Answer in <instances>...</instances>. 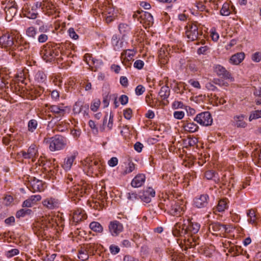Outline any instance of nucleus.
<instances>
[{
	"label": "nucleus",
	"mask_w": 261,
	"mask_h": 261,
	"mask_svg": "<svg viewBox=\"0 0 261 261\" xmlns=\"http://www.w3.org/2000/svg\"><path fill=\"white\" fill-rule=\"evenodd\" d=\"M159 94L163 99L167 98L170 95V89L169 87L167 86L162 87Z\"/></svg>",
	"instance_id": "obj_36"
},
{
	"label": "nucleus",
	"mask_w": 261,
	"mask_h": 261,
	"mask_svg": "<svg viewBox=\"0 0 261 261\" xmlns=\"http://www.w3.org/2000/svg\"><path fill=\"white\" fill-rule=\"evenodd\" d=\"M146 195L148 196H150L151 197H154L155 195V192L153 189L152 188L149 187L147 188L144 191Z\"/></svg>",
	"instance_id": "obj_60"
},
{
	"label": "nucleus",
	"mask_w": 261,
	"mask_h": 261,
	"mask_svg": "<svg viewBox=\"0 0 261 261\" xmlns=\"http://www.w3.org/2000/svg\"><path fill=\"white\" fill-rule=\"evenodd\" d=\"M132 110L130 108H127L124 110L123 115L126 119L129 120L132 117Z\"/></svg>",
	"instance_id": "obj_57"
},
{
	"label": "nucleus",
	"mask_w": 261,
	"mask_h": 261,
	"mask_svg": "<svg viewBox=\"0 0 261 261\" xmlns=\"http://www.w3.org/2000/svg\"><path fill=\"white\" fill-rule=\"evenodd\" d=\"M38 123L35 119H32L29 121L28 129L30 132H33L37 128Z\"/></svg>",
	"instance_id": "obj_43"
},
{
	"label": "nucleus",
	"mask_w": 261,
	"mask_h": 261,
	"mask_svg": "<svg viewBox=\"0 0 261 261\" xmlns=\"http://www.w3.org/2000/svg\"><path fill=\"white\" fill-rule=\"evenodd\" d=\"M227 202L226 199H221L216 206V210L218 212H223L227 207Z\"/></svg>",
	"instance_id": "obj_37"
},
{
	"label": "nucleus",
	"mask_w": 261,
	"mask_h": 261,
	"mask_svg": "<svg viewBox=\"0 0 261 261\" xmlns=\"http://www.w3.org/2000/svg\"><path fill=\"white\" fill-rule=\"evenodd\" d=\"M100 104V101L99 99L95 100L91 104L90 108L93 112H96L98 109Z\"/></svg>",
	"instance_id": "obj_48"
},
{
	"label": "nucleus",
	"mask_w": 261,
	"mask_h": 261,
	"mask_svg": "<svg viewBox=\"0 0 261 261\" xmlns=\"http://www.w3.org/2000/svg\"><path fill=\"white\" fill-rule=\"evenodd\" d=\"M245 58V54L244 53H238L232 55L230 59L229 62L233 65H239Z\"/></svg>",
	"instance_id": "obj_27"
},
{
	"label": "nucleus",
	"mask_w": 261,
	"mask_h": 261,
	"mask_svg": "<svg viewBox=\"0 0 261 261\" xmlns=\"http://www.w3.org/2000/svg\"><path fill=\"white\" fill-rule=\"evenodd\" d=\"M123 229L122 224L118 221H113L110 222L109 230L112 236L116 237L118 236Z\"/></svg>",
	"instance_id": "obj_14"
},
{
	"label": "nucleus",
	"mask_w": 261,
	"mask_h": 261,
	"mask_svg": "<svg viewBox=\"0 0 261 261\" xmlns=\"http://www.w3.org/2000/svg\"><path fill=\"white\" fill-rule=\"evenodd\" d=\"M43 11L49 16L55 15V18L59 16V12L56 6L48 1H44Z\"/></svg>",
	"instance_id": "obj_13"
},
{
	"label": "nucleus",
	"mask_w": 261,
	"mask_h": 261,
	"mask_svg": "<svg viewBox=\"0 0 261 261\" xmlns=\"http://www.w3.org/2000/svg\"><path fill=\"white\" fill-rule=\"evenodd\" d=\"M43 142L48 145L50 151H56L63 150L66 147L67 139L63 136L56 135L52 137L44 138Z\"/></svg>",
	"instance_id": "obj_4"
},
{
	"label": "nucleus",
	"mask_w": 261,
	"mask_h": 261,
	"mask_svg": "<svg viewBox=\"0 0 261 261\" xmlns=\"http://www.w3.org/2000/svg\"><path fill=\"white\" fill-rule=\"evenodd\" d=\"M145 179V174H138L133 179L131 182V186L134 188H139L144 184Z\"/></svg>",
	"instance_id": "obj_22"
},
{
	"label": "nucleus",
	"mask_w": 261,
	"mask_h": 261,
	"mask_svg": "<svg viewBox=\"0 0 261 261\" xmlns=\"http://www.w3.org/2000/svg\"><path fill=\"white\" fill-rule=\"evenodd\" d=\"M247 118V116L244 114H240L235 115L233 117V122L234 125L237 127L245 128L247 126V123L245 119Z\"/></svg>",
	"instance_id": "obj_21"
},
{
	"label": "nucleus",
	"mask_w": 261,
	"mask_h": 261,
	"mask_svg": "<svg viewBox=\"0 0 261 261\" xmlns=\"http://www.w3.org/2000/svg\"><path fill=\"white\" fill-rule=\"evenodd\" d=\"M130 30L129 26L125 23H121L119 25V30L120 33L124 35Z\"/></svg>",
	"instance_id": "obj_44"
},
{
	"label": "nucleus",
	"mask_w": 261,
	"mask_h": 261,
	"mask_svg": "<svg viewBox=\"0 0 261 261\" xmlns=\"http://www.w3.org/2000/svg\"><path fill=\"white\" fill-rule=\"evenodd\" d=\"M145 88L141 85L137 86L135 89V93L137 95H141L145 92Z\"/></svg>",
	"instance_id": "obj_54"
},
{
	"label": "nucleus",
	"mask_w": 261,
	"mask_h": 261,
	"mask_svg": "<svg viewBox=\"0 0 261 261\" xmlns=\"http://www.w3.org/2000/svg\"><path fill=\"white\" fill-rule=\"evenodd\" d=\"M13 36L6 34L0 37V47L2 48L12 47L14 44Z\"/></svg>",
	"instance_id": "obj_18"
},
{
	"label": "nucleus",
	"mask_w": 261,
	"mask_h": 261,
	"mask_svg": "<svg viewBox=\"0 0 261 261\" xmlns=\"http://www.w3.org/2000/svg\"><path fill=\"white\" fill-rule=\"evenodd\" d=\"M81 102H76L75 103L73 108V111L74 114H78L81 113Z\"/></svg>",
	"instance_id": "obj_53"
},
{
	"label": "nucleus",
	"mask_w": 261,
	"mask_h": 261,
	"mask_svg": "<svg viewBox=\"0 0 261 261\" xmlns=\"http://www.w3.org/2000/svg\"><path fill=\"white\" fill-rule=\"evenodd\" d=\"M200 226L198 223L192 222L189 218L186 219L182 218L175 224L173 233L176 237H182L186 235L188 237H190L188 238V241L191 244L190 247H194L196 245L197 238L193 237V235L198 232Z\"/></svg>",
	"instance_id": "obj_1"
},
{
	"label": "nucleus",
	"mask_w": 261,
	"mask_h": 261,
	"mask_svg": "<svg viewBox=\"0 0 261 261\" xmlns=\"http://www.w3.org/2000/svg\"><path fill=\"white\" fill-rule=\"evenodd\" d=\"M259 118H261V110H256L252 112L249 116V120L250 121H251L253 119H255Z\"/></svg>",
	"instance_id": "obj_45"
},
{
	"label": "nucleus",
	"mask_w": 261,
	"mask_h": 261,
	"mask_svg": "<svg viewBox=\"0 0 261 261\" xmlns=\"http://www.w3.org/2000/svg\"><path fill=\"white\" fill-rule=\"evenodd\" d=\"M186 36L188 39V41H193L198 39L200 33L195 24L188 23L186 27Z\"/></svg>",
	"instance_id": "obj_9"
},
{
	"label": "nucleus",
	"mask_w": 261,
	"mask_h": 261,
	"mask_svg": "<svg viewBox=\"0 0 261 261\" xmlns=\"http://www.w3.org/2000/svg\"><path fill=\"white\" fill-rule=\"evenodd\" d=\"M230 12L229 4L228 3L224 4L220 10L221 14L223 16H228L230 14Z\"/></svg>",
	"instance_id": "obj_39"
},
{
	"label": "nucleus",
	"mask_w": 261,
	"mask_h": 261,
	"mask_svg": "<svg viewBox=\"0 0 261 261\" xmlns=\"http://www.w3.org/2000/svg\"><path fill=\"white\" fill-rule=\"evenodd\" d=\"M127 199L134 201L137 198V194L135 192H129L126 194Z\"/></svg>",
	"instance_id": "obj_62"
},
{
	"label": "nucleus",
	"mask_w": 261,
	"mask_h": 261,
	"mask_svg": "<svg viewBox=\"0 0 261 261\" xmlns=\"http://www.w3.org/2000/svg\"><path fill=\"white\" fill-rule=\"evenodd\" d=\"M89 256L90 255L85 247L82 248L79 251L78 257L83 261L87 260L89 258Z\"/></svg>",
	"instance_id": "obj_35"
},
{
	"label": "nucleus",
	"mask_w": 261,
	"mask_h": 261,
	"mask_svg": "<svg viewBox=\"0 0 261 261\" xmlns=\"http://www.w3.org/2000/svg\"><path fill=\"white\" fill-rule=\"evenodd\" d=\"M111 43L115 50H120L123 47V43L117 35H113Z\"/></svg>",
	"instance_id": "obj_30"
},
{
	"label": "nucleus",
	"mask_w": 261,
	"mask_h": 261,
	"mask_svg": "<svg viewBox=\"0 0 261 261\" xmlns=\"http://www.w3.org/2000/svg\"><path fill=\"white\" fill-rule=\"evenodd\" d=\"M88 189L86 186L77 185L70 189L69 191V197L76 202L80 200L81 197H83L87 193Z\"/></svg>",
	"instance_id": "obj_6"
},
{
	"label": "nucleus",
	"mask_w": 261,
	"mask_h": 261,
	"mask_svg": "<svg viewBox=\"0 0 261 261\" xmlns=\"http://www.w3.org/2000/svg\"><path fill=\"white\" fill-rule=\"evenodd\" d=\"M67 109V107L63 104L59 105H50L48 107L49 111L51 112L55 117H62L64 116Z\"/></svg>",
	"instance_id": "obj_11"
},
{
	"label": "nucleus",
	"mask_w": 261,
	"mask_h": 261,
	"mask_svg": "<svg viewBox=\"0 0 261 261\" xmlns=\"http://www.w3.org/2000/svg\"><path fill=\"white\" fill-rule=\"evenodd\" d=\"M170 49L166 46H163L159 51V58L160 62L165 64L168 62L169 58V50Z\"/></svg>",
	"instance_id": "obj_20"
},
{
	"label": "nucleus",
	"mask_w": 261,
	"mask_h": 261,
	"mask_svg": "<svg viewBox=\"0 0 261 261\" xmlns=\"http://www.w3.org/2000/svg\"><path fill=\"white\" fill-rule=\"evenodd\" d=\"M26 35L31 40L36 39L37 38V31L34 27H30L26 30Z\"/></svg>",
	"instance_id": "obj_33"
},
{
	"label": "nucleus",
	"mask_w": 261,
	"mask_h": 261,
	"mask_svg": "<svg viewBox=\"0 0 261 261\" xmlns=\"http://www.w3.org/2000/svg\"><path fill=\"white\" fill-rule=\"evenodd\" d=\"M160 204L163 205V207H161L162 209L167 211L171 215L180 216L185 211L186 202L181 199L175 198L173 195H170Z\"/></svg>",
	"instance_id": "obj_2"
},
{
	"label": "nucleus",
	"mask_w": 261,
	"mask_h": 261,
	"mask_svg": "<svg viewBox=\"0 0 261 261\" xmlns=\"http://www.w3.org/2000/svg\"><path fill=\"white\" fill-rule=\"evenodd\" d=\"M42 58L46 62H50L59 55V51L56 48L50 46H45L41 51Z\"/></svg>",
	"instance_id": "obj_10"
},
{
	"label": "nucleus",
	"mask_w": 261,
	"mask_h": 261,
	"mask_svg": "<svg viewBox=\"0 0 261 261\" xmlns=\"http://www.w3.org/2000/svg\"><path fill=\"white\" fill-rule=\"evenodd\" d=\"M84 61L88 64L89 66H91V64H94L95 63V60L94 58L92 57V55L89 54H86L84 57Z\"/></svg>",
	"instance_id": "obj_46"
},
{
	"label": "nucleus",
	"mask_w": 261,
	"mask_h": 261,
	"mask_svg": "<svg viewBox=\"0 0 261 261\" xmlns=\"http://www.w3.org/2000/svg\"><path fill=\"white\" fill-rule=\"evenodd\" d=\"M135 169V165L134 163L130 162L128 163L127 166L122 172V174L125 175L133 172Z\"/></svg>",
	"instance_id": "obj_42"
},
{
	"label": "nucleus",
	"mask_w": 261,
	"mask_h": 261,
	"mask_svg": "<svg viewBox=\"0 0 261 261\" xmlns=\"http://www.w3.org/2000/svg\"><path fill=\"white\" fill-rule=\"evenodd\" d=\"M113 114H110L109 117L108 115H106L103 119V125L105 126L107 124V127L109 130H111L113 127Z\"/></svg>",
	"instance_id": "obj_32"
},
{
	"label": "nucleus",
	"mask_w": 261,
	"mask_h": 261,
	"mask_svg": "<svg viewBox=\"0 0 261 261\" xmlns=\"http://www.w3.org/2000/svg\"><path fill=\"white\" fill-rule=\"evenodd\" d=\"M43 205L49 209H54L58 206V201L53 198H48L42 201Z\"/></svg>",
	"instance_id": "obj_29"
},
{
	"label": "nucleus",
	"mask_w": 261,
	"mask_h": 261,
	"mask_svg": "<svg viewBox=\"0 0 261 261\" xmlns=\"http://www.w3.org/2000/svg\"><path fill=\"white\" fill-rule=\"evenodd\" d=\"M48 40V36L45 34H41L38 37V41L39 43L45 42Z\"/></svg>",
	"instance_id": "obj_61"
},
{
	"label": "nucleus",
	"mask_w": 261,
	"mask_h": 261,
	"mask_svg": "<svg viewBox=\"0 0 261 261\" xmlns=\"http://www.w3.org/2000/svg\"><path fill=\"white\" fill-rule=\"evenodd\" d=\"M31 185L34 191H42L44 190V185L42 180L35 177L30 178Z\"/></svg>",
	"instance_id": "obj_24"
},
{
	"label": "nucleus",
	"mask_w": 261,
	"mask_h": 261,
	"mask_svg": "<svg viewBox=\"0 0 261 261\" xmlns=\"http://www.w3.org/2000/svg\"><path fill=\"white\" fill-rule=\"evenodd\" d=\"M89 111V105L87 103L81 104V113L84 116L88 115V112Z\"/></svg>",
	"instance_id": "obj_50"
},
{
	"label": "nucleus",
	"mask_w": 261,
	"mask_h": 261,
	"mask_svg": "<svg viewBox=\"0 0 261 261\" xmlns=\"http://www.w3.org/2000/svg\"><path fill=\"white\" fill-rule=\"evenodd\" d=\"M213 82L215 85H217L220 87H227L229 85V84L224 80L218 78L214 79L213 80Z\"/></svg>",
	"instance_id": "obj_41"
},
{
	"label": "nucleus",
	"mask_w": 261,
	"mask_h": 261,
	"mask_svg": "<svg viewBox=\"0 0 261 261\" xmlns=\"http://www.w3.org/2000/svg\"><path fill=\"white\" fill-rule=\"evenodd\" d=\"M53 218L49 216H42L33 224V231L38 237L46 236L49 228L53 227L55 223Z\"/></svg>",
	"instance_id": "obj_3"
},
{
	"label": "nucleus",
	"mask_w": 261,
	"mask_h": 261,
	"mask_svg": "<svg viewBox=\"0 0 261 261\" xmlns=\"http://www.w3.org/2000/svg\"><path fill=\"white\" fill-rule=\"evenodd\" d=\"M150 95H147L145 97V101L147 105L151 107H155V104L154 103V101L152 98L151 97Z\"/></svg>",
	"instance_id": "obj_51"
},
{
	"label": "nucleus",
	"mask_w": 261,
	"mask_h": 261,
	"mask_svg": "<svg viewBox=\"0 0 261 261\" xmlns=\"http://www.w3.org/2000/svg\"><path fill=\"white\" fill-rule=\"evenodd\" d=\"M29 199L34 205L37 203V202L40 201L41 199V196L40 195H32L29 197Z\"/></svg>",
	"instance_id": "obj_49"
},
{
	"label": "nucleus",
	"mask_w": 261,
	"mask_h": 261,
	"mask_svg": "<svg viewBox=\"0 0 261 261\" xmlns=\"http://www.w3.org/2000/svg\"><path fill=\"white\" fill-rule=\"evenodd\" d=\"M90 228L96 233H102L103 230L102 226L98 222L93 221L89 225Z\"/></svg>",
	"instance_id": "obj_31"
},
{
	"label": "nucleus",
	"mask_w": 261,
	"mask_h": 261,
	"mask_svg": "<svg viewBox=\"0 0 261 261\" xmlns=\"http://www.w3.org/2000/svg\"><path fill=\"white\" fill-rule=\"evenodd\" d=\"M35 80L39 83H44L46 80V76L42 71H38L35 76Z\"/></svg>",
	"instance_id": "obj_38"
},
{
	"label": "nucleus",
	"mask_w": 261,
	"mask_h": 261,
	"mask_svg": "<svg viewBox=\"0 0 261 261\" xmlns=\"http://www.w3.org/2000/svg\"><path fill=\"white\" fill-rule=\"evenodd\" d=\"M38 153V148L35 144H32L29 148L28 151H22V155L25 159H33Z\"/></svg>",
	"instance_id": "obj_23"
},
{
	"label": "nucleus",
	"mask_w": 261,
	"mask_h": 261,
	"mask_svg": "<svg viewBox=\"0 0 261 261\" xmlns=\"http://www.w3.org/2000/svg\"><path fill=\"white\" fill-rule=\"evenodd\" d=\"M210 48L208 46L205 45L199 47L197 50V53L199 55L205 54L206 52L209 50Z\"/></svg>",
	"instance_id": "obj_63"
},
{
	"label": "nucleus",
	"mask_w": 261,
	"mask_h": 261,
	"mask_svg": "<svg viewBox=\"0 0 261 261\" xmlns=\"http://www.w3.org/2000/svg\"><path fill=\"white\" fill-rule=\"evenodd\" d=\"M76 157V153H74L70 156H67L64 159V163L62 165V167L65 170H69L71 169L73 162Z\"/></svg>",
	"instance_id": "obj_28"
},
{
	"label": "nucleus",
	"mask_w": 261,
	"mask_h": 261,
	"mask_svg": "<svg viewBox=\"0 0 261 261\" xmlns=\"http://www.w3.org/2000/svg\"><path fill=\"white\" fill-rule=\"evenodd\" d=\"M182 127L185 131L191 133L196 132L199 128L196 123L193 122H188V121H184L182 122Z\"/></svg>",
	"instance_id": "obj_26"
},
{
	"label": "nucleus",
	"mask_w": 261,
	"mask_h": 261,
	"mask_svg": "<svg viewBox=\"0 0 261 261\" xmlns=\"http://www.w3.org/2000/svg\"><path fill=\"white\" fill-rule=\"evenodd\" d=\"M185 116V113L183 111H175L173 113V116L177 119H181Z\"/></svg>",
	"instance_id": "obj_58"
},
{
	"label": "nucleus",
	"mask_w": 261,
	"mask_h": 261,
	"mask_svg": "<svg viewBox=\"0 0 261 261\" xmlns=\"http://www.w3.org/2000/svg\"><path fill=\"white\" fill-rule=\"evenodd\" d=\"M5 11L6 14V19L11 21L17 12L15 2L14 1L9 2L6 6Z\"/></svg>",
	"instance_id": "obj_15"
},
{
	"label": "nucleus",
	"mask_w": 261,
	"mask_h": 261,
	"mask_svg": "<svg viewBox=\"0 0 261 261\" xmlns=\"http://www.w3.org/2000/svg\"><path fill=\"white\" fill-rule=\"evenodd\" d=\"M110 251L112 254L115 255L119 252L120 248L118 246L111 245L110 246Z\"/></svg>",
	"instance_id": "obj_55"
},
{
	"label": "nucleus",
	"mask_w": 261,
	"mask_h": 261,
	"mask_svg": "<svg viewBox=\"0 0 261 261\" xmlns=\"http://www.w3.org/2000/svg\"><path fill=\"white\" fill-rule=\"evenodd\" d=\"M248 222L249 224L256 225L257 224L258 217L254 209H250L247 211Z\"/></svg>",
	"instance_id": "obj_25"
},
{
	"label": "nucleus",
	"mask_w": 261,
	"mask_h": 261,
	"mask_svg": "<svg viewBox=\"0 0 261 261\" xmlns=\"http://www.w3.org/2000/svg\"><path fill=\"white\" fill-rule=\"evenodd\" d=\"M118 163V161L117 158L113 157L108 161V165L110 167H115L116 166Z\"/></svg>",
	"instance_id": "obj_64"
},
{
	"label": "nucleus",
	"mask_w": 261,
	"mask_h": 261,
	"mask_svg": "<svg viewBox=\"0 0 261 261\" xmlns=\"http://www.w3.org/2000/svg\"><path fill=\"white\" fill-rule=\"evenodd\" d=\"M32 213L33 212L31 209L21 208L16 212V217L17 218H20L21 217H24L26 216L31 215Z\"/></svg>",
	"instance_id": "obj_34"
},
{
	"label": "nucleus",
	"mask_w": 261,
	"mask_h": 261,
	"mask_svg": "<svg viewBox=\"0 0 261 261\" xmlns=\"http://www.w3.org/2000/svg\"><path fill=\"white\" fill-rule=\"evenodd\" d=\"M82 164L85 168L84 170H87V172L90 173H94L96 170L101 171L102 169V166L99 164L98 161H93L91 158H86L82 161Z\"/></svg>",
	"instance_id": "obj_7"
},
{
	"label": "nucleus",
	"mask_w": 261,
	"mask_h": 261,
	"mask_svg": "<svg viewBox=\"0 0 261 261\" xmlns=\"http://www.w3.org/2000/svg\"><path fill=\"white\" fill-rule=\"evenodd\" d=\"M135 53L134 51L132 50H126L125 51L121 53V58H123L124 56L125 58L127 57L128 58L127 60L132 59V58L134 56Z\"/></svg>",
	"instance_id": "obj_47"
},
{
	"label": "nucleus",
	"mask_w": 261,
	"mask_h": 261,
	"mask_svg": "<svg viewBox=\"0 0 261 261\" xmlns=\"http://www.w3.org/2000/svg\"><path fill=\"white\" fill-rule=\"evenodd\" d=\"M251 59L255 62H259L261 60V53L256 52L251 57Z\"/></svg>",
	"instance_id": "obj_52"
},
{
	"label": "nucleus",
	"mask_w": 261,
	"mask_h": 261,
	"mask_svg": "<svg viewBox=\"0 0 261 261\" xmlns=\"http://www.w3.org/2000/svg\"><path fill=\"white\" fill-rule=\"evenodd\" d=\"M185 88L184 83L177 84L176 87L175 88V91L176 93L182 94L183 93V89Z\"/></svg>",
	"instance_id": "obj_56"
},
{
	"label": "nucleus",
	"mask_w": 261,
	"mask_h": 261,
	"mask_svg": "<svg viewBox=\"0 0 261 261\" xmlns=\"http://www.w3.org/2000/svg\"><path fill=\"white\" fill-rule=\"evenodd\" d=\"M87 216L85 211L82 208H77L74 210L72 213L73 222L75 224L80 222L86 219Z\"/></svg>",
	"instance_id": "obj_19"
},
{
	"label": "nucleus",
	"mask_w": 261,
	"mask_h": 261,
	"mask_svg": "<svg viewBox=\"0 0 261 261\" xmlns=\"http://www.w3.org/2000/svg\"><path fill=\"white\" fill-rule=\"evenodd\" d=\"M209 197L207 194H202L196 197L194 199V204L197 208H202L207 206Z\"/></svg>",
	"instance_id": "obj_17"
},
{
	"label": "nucleus",
	"mask_w": 261,
	"mask_h": 261,
	"mask_svg": "<svg viewBox=\"0 0 261 261\" xmlns=\"http://www.w3.org/2000/svg\"><path fill=\"white\" fill-rule=\"evenodd\" d=\"M215 176V173L213 170L207 171L205 173V177L208 180L212 179Z\"/></svg>",
	"instance_id": "obj_59"
},
{
	"label": "nucleus",
	"mask_w": 261,
	"mask_h": 261,
	"mask_svg": "<svg viewBox=\"0 0 261 261\" xmlns=\"http://www.w3.org/2000/svg\"><path fill=\"white\" fill-rule=\"evenodd\" d=\"M214 71L218 76L225 79L230 80V81H233L234 79L231 74L227 71L225 67L220 65H216L214 67Z\"/></svg>",
	"instance_id": "obj_16"
},
{
	"label": "nucleus",
	"mask_w": 261,
	"mask_h": 261,
	"mask_svg": "<svg viewBox=\"0 0 261 261\" xmlns=\"http://www.w3.org/2000/svg\"><path fill=\"white\" fill-rule=\"evenodd\" d=\"M228 228L225 225L219 223H212L210 225L209 230L214 235H221L227 232Z\"/></svg>",
	"instance_id": "obj_12"
},
{
	"label": "nucleus",
	"mask_w": 261,
	"mask_h": 261,
	"mask_svg": "<svg viewBox=\"0 0 261 261\" xmlns=\"http://www.w3.org/2000/svg\"><path fill=\"white\" fill-rule=\"evenodd\" d=\"M194 120L201 125L205 126H210L213 123V118L209 112L198 114Z\"/></svg>",
	"instance_id": "obj_8"
},
{
	"label": "nucleus",
	"mask_w": 261,
	"mask_h": 261,
	"mask_svg": "<svg viewBox=\"0 0 261 261\" xmlns=\"http://www.w3.org/2000/svg\"><path fill=\"white\" fill-rule=\"evenodd\" d=\"M85 247L87 250L90 256L94 255L95 252L97 251V246L94 244H87Z\"/></svg>",
	"instance_id": "obj_40"
},
{
	"label": "nucleus",
	"mask_w": 261,
	"mask_h": 261,
	"mask_svg": "<svg viewBox=\"0 0 261 261\" xmlns=\"http://www.w3.org/2000/svg\"><path fill=\"white\" fill-rule=\"evenodd\" d=\"M133 17L137 19L146 29L149 28L153 23V18L151 14L143 10L135 12L133 14Z\"/></svg>",
	"instance_id": "obj_5"
}]
</instances>
